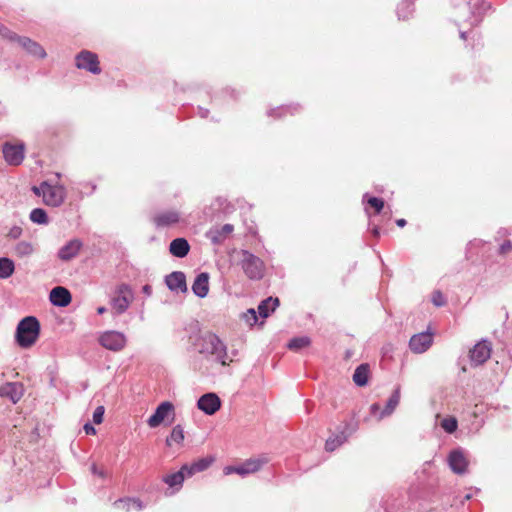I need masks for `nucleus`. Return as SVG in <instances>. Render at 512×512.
<instances>
[{
  "label": "nucleus",
  "mask_w": 512,
  "mask_h": 512,
  "mask_svg": "<svg viewBox=\"0 0 512 512\" xmlns=\"http://www.w3.org/2000/svg\"><path fill=\"white\" fill-rule=\"evenodd\" d=\"M347 437L348 436L345 434L344 431L340 432L339 434L333 437H329L326 440L325 449L329 452L334 451L337 447L342 445L347 440Z\"/></svg>",
  "instance_id": "2f4dec72"
},
{
  "label": "nucleus",
  "mask_w": 512,
  "mask_h": 512,
  "mask_svg": "<svg viewBox=\"0 0 512 512\" xmlns=\"http://www.w3.org/2000/svg\"><path fill=\"white\" fill-rule=\"evenodd\" d=\"M47 185H48L47 182H43L38 187L34 186L32 188V191L34 192L35 195L43 197L44 196V191L46 190Z\"/></svg>",
  "instance_id": "a18cd8bd"
},
{
  "label": "nucleus",
  "mask_w": 512,
  "mask_h": 512,
  "mask_svg": "<svg viewBox=\"0 0 512 512\" xmlns=\"http://www.w3.org/2000/svg\"><path fill=\"white\" fill-rule=\"evenodd\" d=\"M184 440V429L181 425L173 427L170 435L166 439V444L172 446L174 443L181 444Z\"/></svg>",
  "instance_id": "473e14b6"
},
{
  "label": "nucleus",
  "mask_w": 512,
  "mask_h": 512,
  "mask_svg": "<svg viewBox=\"0 0 512 512\" xmlns=\"http://www.w3.org/2000/svg\"><path fill=\"white\" fill-rule=\"evenodd\" d=\"M234 227L232 224H225L219 228H212L207 232V237L215 245L222 244L228 236L233 232Z\"/></svg>",
  "instance_id": "4be33fe9"
},
{
  "label": "nucleus",
  "mask_w": 512,
  "mask_h": 512,
  "mask_svg": "<svg viewBox=\"0 0 512 512\" xmlns=\"http://www.w3.org/2000/svg\"><path fill=\"white\" fill-rule=\"evenodd\" d=\"M431 301L436 307H442L446 304V298L439 290H436L432 293Z\"/></svg>",
  "instance_id": "37998d69"
},
{
  "label": "nucleus",
  "mask_w": 512,
  "mask_h": 512,
  "mask_svg": "<svg viewBox=\"0 0 512 512\" xmlns=\"http://www.w3.org/2000/svg\"><path fill=\"white\" fill-rule=\"evenodd\" d=\"M188 464H185L181 469L175 473L166 475L163 477V482L166 483L173 491L170 494H174L179 491L183 485V482L187 476Z\"/></svg>",
  "instance_id": "a211bd4d"
},
{
  "label": "nucleus",
  "mask_w": 512,
  "mask_h": 512,
  "mask_svg": "<svg viewBox=\"0 0 512 512\" xmlns=\"http://www.w3.org/2000/svg\"><path fill=\"white\" fill-rule=\"evenodd\" d=\"M369 365L361 364L359 365L353 374V381L357 386L363 387L367 385L369 378Z\"/></svg>",
  "instance_id": "c85d7f7f"
},
{
  "label": "nucleus",
  "mask_w": 512,
  "mask_h": 512,
  "mask_svg": "<svg viewBox=\"0 0 512 512\" xmlns=\"http://www.w3.org/2000/svg\"><path fill=\"white\" fill-rule=\"evenodd\" d=\"M0 35L10 41H17L19 37L15 32L11 31L8 27L0 22Z\"/></svg>",
  "instance_id": "79ce46f5"
},
{
  "label": "nucleus",
  "mask_w": 512,
  "mask_h": 512,
  "mask_svg": "<svg viewBox=\"0 0 512 512\" xmlns=\"http://www.w3.org/2000/svg\"><path fill=\"white\" fill-rule=\"evenodd\" d=\"M133 298L134 295L131 287L126 283H122L117 286L115 295L111 298L110 304L115 313L121 315L127 311Z\"/></svg>",
  "instance_id": "20e7f679"
},
{
  "label": "nucleus",
  "mask_w": 512,
  "mask_h": 512,
  "mask_svg": "<svg viewBox=\"0 0 512 512\" xmlns=\"http://www.w3.org/2000/svg\"><path fill=\"white\" fill-rule=\"evenodd\" d=\"M310 342V338L307 336L295 337L289 341L287 346L290 350L298 351L302 348L309 346Z\"/></svg>",
  "instance_id": "e433bc0d"
},
{
  "label": "nucleus",
  "mask_w": 512,
  "mask_h": 512,
  "mask_svg": "<svg viewBox=\"0 0 512 512\" xmlns=\"http://www.w3.org/2000/svg\"><path fill=\"white\" fill-rule=\"evenodd\" d=\"M362 202L368 204L371 208L375 210V213L377 214H379L384 208L383 199L374 196H369L368 193H365L363 195Z\"/></svg>",
  "instance_id": "c9c22d12"
},
{
  "label": "nucleus",
  "mask_w": 512,
  "mask_h": 512,
  "mask_svg": "<svg viewBox=\"0 0 512 512\" xmlns=\"http://www.w3.org/2000/svg\"><path fill=\"white\" fill-rule=\"evenodd\" d=\"M165 284L168 289L174 293H186L188 288L186 276L182 271H174L165 277Z\"/></svg>",
  "instance_id": "2eb2a0df"
},
{
  "label": "nucleus",
  "mask_w": 512,
  "mask_h": 512,
  "mask_svg": "<svg viewBox=\"0 0 512 512\" xmlns=\"http://www.w3.org/2000/svg\"><path fill=\"white\" fill-rule=\"evenodd\" d=\"M170 414H174V405L169 401H164L157 406L155 412L148 418L147 424L151 428H156Z\"/></svg>",
  "instance_id": "9d476101"
},
{
  "label": "nucleus",
  "mask_w": 512,
  "mask_h": 512,
  "mask_svg": "<svg viewBox=\"0 0 512 512\" xmlns=\"http://www.w3.org/2000/svg\"><path fill=\"white\" fill-rule=\"evenodd\" d=\"M382 410L380 409V405L378 403H373L371 406H370V414L372 416H375L378 418L380 412Z\"/></svg>",
  "instance_id": "de8ad7c7"
},
{
  "label": "nucleus",
  "mask_w": 512,
  "mask_h": 512,
  "mask_svg": "<svg viewBox=\"0 0 512 512\" xmlns=\"http://www.w3.org/2000/svg\"><path fill=\"white\" fill-rule=\"evenodd\" d=\"M242 318L249 326H253L258 320L256 311L253 308H250L245 313H243Z\"/></svg>",
  "instance_id": "a19ab883"
},
{
  "label": "nucleus",
  "mask_w": 512,
  "mask_h": 512,
  "mask_svg": "<svg viewBox=\"0 0 512 512\" xmlns=\"http://www.w3.org/2000/svg\"><path fill=\"white\" fill-rule=\"evenodd\" d=\"M114 506L118 509H123L126 512H129L132 506H134L138 511L143 509L142 502L135 498L119 499L114 502Z\"/></svg>",
  "instance_id": "c756f323"
},
{
  "label": "nucleus",
  "mask_w": 512,
  "mask_h": 512,
  "mask_svg": "<svg viewBox=\"0 0 512 512\" xmlns=\"http://www.w3.org/2000/svg\"><path fill=\"white\" fill-rule=\"evenodd\" d=\"M14 252L19 257H25L30 255L33 252V247L31 243L26 241H21L16 244L14 248Z\"/></svg>",
  "instance_id": "58836bf2"
},
{
  "label": "nucleus",
  "mask_w": 512,
  "mask_h": 512,
  "mask_svg": "<svg viewBox=\"0 0 512 512\" xmlns=\"http://www.w3.org/2000/svg\"><path fill=\"white\" fill-rule=\"evenodd\" d=\"M299 110L298 105L281 106L268 111V116L281 117L283 113L295 114Z\"/></svg>",
  "instance_id": "4c0bfd02"
},
{
  "label": "nucleus",
  "mask_w": 512,
  "mask_h": 512,
  "mask_svg": "<svg viewBox=\"0 0 512 512\" xmlns=\"http://www.w3.org/2000/svg\"><path fill=\"white\" fill-rule=\"evenodd\" d=\"M82 247V242L78 239L70 240L58 252V257L63 261H69L76 257Z\"/></svg>",
  "instance_id": "5701e85b"
},
{
  "label": "nucleus",
  "mask_w": 512,
  "mask_h": 512,
  "mask_svg": "<svg viewBox=\"0 0 512 512\" xmlns=\"http://www.w3.org/2000/svg\"><path fill=\"white\" fill-rule=\"evenodd\" d=\"M21 232H22L21 228H19V227H13V228L10 230L9 235H10L11 237H13V238H17V237H19V236L21 235Z\"/></svg>",
  "instance_id": "8fccbe9b"
},
{
  "label": "nucleus",
  "mask_w": 512,
  "mask_h": 512,
  "mask_svg": "<svg viewBox=\"0 0 512 512\" xmlns=\"http://www.w3.org/2000/svg\"><path fill=\"white\" fill-rule=\"evenodd\" d=\"M142 292L149 297L152 294V287L149 284H146L142 287Z\"/></svg>",
  "instance_id": "603ef678"
},
{
  "label": "nucleus",
  "mask_w": 512,
  "mask_h": 512,
  "mask_svg": "<svg viewBox=\"0 0 512 512\" xmlns=\"http://www.w3.org/2000/svg\"><path fill=\"white\" fill-rule=\"evenodd\" d=\"M441 427L449 434L457 430L458 422L454 417H447L441 421Z\"/></svg>",
  "instance_id": "ea45409f"
},
{
  "label": "nucleus",
  "mask_w": 512,
  "mask_h": 512,
  "mask_svg": "<svg viewBox=\"0 0 512 512\" xmlns=\"http://www.w3.org/2000/svg\"><path fill=\"white\" fill-rule=\"evenodd\" d=\"M396 224L399 226V227H404L406 225V220L405 219H398L396 221Z\"/></svg>",
  "instance_id": "4d7b16f0"
},
{
  "label": "nucleus",
  "mask_w": 512,
  "mask_h": 512,
  "mask_svg": "<svg viewBox=\"0 0 512 512\" xmlns=\"http://www.w3.org/2000/svg\"><path fill=\"white\" fill-rule=\"evenodd\" d=\"M491 355V345L488 341L482 340L474 345L470 351V360L475 366L485 363Z\"/></svg>",
  "instance_id": "f8f14e48"
},
{
  "label": "nucleus",
  "mask_w": 512,
  "mask_h": 512,
  "mask_svg": "<svg viewBox=\"0 0 512 512\" xmlns=\"http://www.w3.org/2000/svg\"><path fill=\"white\" fill-rule=\"evenodd\" d=\"M279 305V299L268 297L262 300L258 305V313L262 318H267Z\"/></svg>",
  "instance_id": "bb28decb"
},
{
  "label": "nucleus",
  "mask_w": 512,
  "mask_h": 512,
  "mask_svg": "<svg viewBox=\"0 0 512 512\" xmlns=\"http://www.w3.org/2000/svg\"><path fill=\"white\" fill-rule=\"evenodd\" d=\"M451 470L456 474H464L467 471L468 460L460 449L452 450L448 456Z\"/></svg>",
  "instance_id": "dca6fc26"
},
{
  "label": "nucleus",
  "mask_w": 512,
  "mask_h": 512,
  "mask_svg": "<svg viewBox=\"0 0 512 512\" xmlns=\"http://www.w3.org/2000/svg\"><path fill=\"white\" fill-rule=\"evenodd\" d=\"M40 335V323L34 316L24 317L17 325L15 340L24 349L35 344Z\"/></svg>",
  "instance_id": "f03ea898"
},
{
  "label": "nucleus",
  "mask_w": 512,
  "mask_h": 512,
  "mask_svg": "<svg viewBox=\"0 0 512 512\" xmlns=\"http://www.w3.org/2000/svg\"><path fill=\"white\" fill-rule=\"evenodd\" d=\"M208 114H209V110L208 109L203 108V107H198V115L201 118H207Z\"/></svg>",
  "instance_id": "3c124183"
},
{
  "label": "nucleus",
  "mask_w": 512,
  "mask_h": 512,
  "mask_svg": "<svg viewBox=\"0 0 512 512\" xmlns=\"http://www.w3.org/2000/svg\"><path fill=\"white\" fill-rule=\"evenodd\" d=\"M216 202L219 204V206L221 207L223 205L224 202H226V200L222 199V198H218L216 200Z\"/></svg>",
  "instance_id": "bf43d9fd"
},
{
  "label": "nucleus",
  "mask_w": 512,
  "mask_h": 512,
  "mask_svg": "<svg viewBox=\"0 0 512 512\" xmlns=\"http://www.w3.org/2000/svg\"><path fill=\"white\" fill-rule=\"evenodd\" d=\"M84 430H85L86 434H88V435H94V434H96V429H95V427H94L93 425H91L90 423H86V424L84 425Z\"/></svg>",
  "instance_id": "09e8293b"
},
{
  "label": "nucleus",
  "mask_w": 512,
  "mask_h": 512,
  "mask_svg": "<svg viewBox=\"0 0 512 512\" xmlns=\"http://www.w3.org/2000/svg\"><path fill=\"white\" fill-rule=\"evenodd\" d=\"M30 220L35 224L47 225L49 218L46 211L42 208H35L30 212Z\"/></svg>",
  "instance_id": "f704fd0d"
},
{
  "label": "nucleus",
  "mask_w": 512,
  "mask_h": 512,
  "mask_svg": "<svg viewBox=\"0 0 512 512\" xmlns=\"http://www.w3.org/2000/svg\"><path fill=\"white\" fill-rule=\"evenodd\" d=\"M126 336L119 331L110 330L103 332L99 337V343L106 349L118 352L126 345Z\"/></svg>",
  "instance_id": "423d86ee"
},
{
  "label": "nucleus",
  "mask_w": 512,
  "mask_h": 512,
  "mask_svg": "<svg viewBox=\"0 0 512 512\" xmlns=\"http://www.w3.org/2000/svg\"><path fill=\"white\" fill-rule=\"evenodd\" d=\"M65 199V190L61 186L47 185L44 191L43 201L46 205L52 207L60 206Z\"/></svg>",
  "instance_id": "4468645a"
},
{
  "label": "nucleus",
  "mask_w": 512,
  "mask_h": 512,
  "mask_svg": "<svg viewBox=\"0 0 512 512\" xmlns=\"http://www.w3.org/2000/svg\"><path fill=\"white\" fill-rule=\"evenodd\" d=\"M374 237L378 238L380 236V230L377 226L373 227L371 230Z\"/></svg>",
  "instance_id": "5fc2aeb1"
},
{
  "label": "nucleus",
  "mask_w": 512,
  "mask_h": 512,
  "mask_svg": "<svg viewBox=\"0 0 512 512\" xmlns=\"http://www.w3.org/2000/svg\"><path fill=\"white\" fill-rule=\"evenodd\" d=\"M50 302L57 307H66L72 300L69 290L62 286H56L50 291Z\"/></svg>",
  "instance_id": "f3484780"
},
{
  "label": "nucleus",
  "mask_w": 512,
  "mask_h": 512,
  "mask_svg": "<svg viewBox=\"0 0 512 512\" xmlns=\"http://www.w3.org/2000/svg\"><path fill=\"white\" fill-rule=\"evenodd\" d=\"M191 344L194 349L204 356H214L215 360L221 365L226 366L232 362L228 360L227 347L221 339L214 333L207 332L190 336Z\"/></svg>",
  "instance_id": "f257e3e1"
},
{
  "label": "nucleus",
  "mask_w": 512,
  "mask_h": 512,
  "mask_svg": "<svg viewBox=\"0 0 512 512\" xmlns=\"http://www.w3.org/2000/svg\"><path fill=\"white\" fill-rule=\"evenodd\" d=\"M197 407L207 415H214L221 407V400L213 392L206 393L198 399Z\"/></svg>",
  "instance_id": "1a4fd4ad"
},
{
  "label": "nucleus",
  "mask_w": 512,
  "mask_h": 512,
  "mask_svg": "<svg viewBox=\"0 0 512 512\" xmlns=\"http://www.w3.org/2000/svg\"><path fill=\"white\" fill-rule=\"evenodd\" d=\"M91 470H92V473H93V474H97V475H99V476H101V477H103V476H104V474H103V472H102V471H98V469H97V466H96V465H92Z\"/></svg>",
  "instance_id": "864d4df0"
},
{
  "label": "nucleus",
  "mask_w": 512,
  "mask_h": 512,
  "mask_svg": "<svg viewBox=\"0 0 512 512\" xmlns=\"http://www.w3.org/2000/svg\"><path fill=\"white\" fill-rule=\"evenodd\" d=\"M400 402V387H396L389 399L387 400L385 408L380 412L378 421L385 417L390 416Z\"/></svg>",
  "instance_id": "a878e982"
},
{
  "label": "nucleus",
  "mask_w": 512,
  "mask_h": 512,
  "mask_svg": "<svg viewBox=\"0 0 512 512\" xmlns=\"http://www.w3.org/2000/svg\"><path fill=\"white\" fill-rule=\"evenodd\" d=\"M14 270L15 265L11 259L7 257L0 258V279H7L14 273Z\"/></svg>",
  "instance_id": "7c9ffc66"
},
{
  "label": "nucleus",
  "mask_w": 512,
  "mask_h": 512,
  "mask_svg": "<svg viewBox=\"0 0 512 512\" xmlns=\"http://www.w3.org/2000/svg\"><path fill=\"white\" fill-rule=\"evenodd\" d=\"M3 155L6 162L10 165H19L24 159L23 147L5 144L3 147Z\"/></svg>",
  "instance_id": "aec40b11"
},
{
  "label": "nucleus",
  "mask_w": 512,
  "mask_h": 512,
  "mask_svg": "<svg viewBox=\"0 0 512 512\" xmlns=\"http://www.w3.org/2000/svg\"><path fill=\"white\" fill-rule=\"evenodd\" d=\"M511 249H512V244H511V242H510V241H504V242L501 244L500 248H499V252H500L501 254H505V253L509 252Z\"/></svg>",
  "instance_id": "49530a36"
},
{
  "label": "nucleus",
  "mask_w": 512,
  "mask_h": 512,
  "mask_svg": "<svg viewBox=\"0 0 512 512\" xmlns=\"http://www.w3.org/2000/svg\"><path fill=\"white\" fill-rule=\"evenodd\" d=\"M267 461V458L248 459L240 465L226 466L223 472L225 475L236 473L241 476H246L258 471Z\"/></svg>",
  "instance_id": "6e6552de"
},
{
  "label": "nucleus",
  "mask_w": 512,
  "mask_h": 512,
  "mask_svg": "<svg viewBox=\"0 0 512 512\" xmlns=\"http://www.w3.org/2000/svg\"><path fill=\"white\" fill-rule=\"evenodd\" d=\"M190 251V244L187 239L179 237L171 241L169 252L177 258H184Z\"/></svg>",
  "instance_id": "393cba45"
},
{
  "label": "nucleus",
  "mask_w": 512,
  "mask_h": 512,
  "mask_svg": "<svg viewBox=\"0 0 512 512\" xmlns=\"http://www.w3.org/2000/svg\"><path fill=\"white\" fill-rule=\"evenodd\" d=\"M0 396L17 403L23 396V387L16 382H9L0 386Z\"/></svg>",
  "instance_id": "412c9836"
},
{
  "label": "nucleus",
  "mask_w": 512,
  "mask_h": 512,
  "mask_svg": "<svg viewBox=\"0 0 512 512\" xmlns=\"http://www.w3.org/2000/svg\"><path fill=\"white\" fill-rule=\"evenodd\" d=\"M433 343V335L430 332H421L413 335L409 341V348L414 353L427 351Z\"/></svg>",
  "instance_id": "9b49d317"
},
{
  "label": "nucleus",
  "mask_w": 512,
  "mask_h": 512,
  "mask_svg": "<svg viewBox=\"0 0 512 512\" xmlns=\"http://www.w3.org/2000/svg\"><path fill=\"white\" fill-rule=\"evenodd\" d=\"M473 32H467V31H460V38L463 39V40H466L468 38V36L470 34H472Z\"/></svg>",
  "instance_id": "6e6d98bb"
},
{
  "label": "nucleus",
  "mask_w": 512,
  "mask_h": 512,
  "mask_svg": "<svg viewBox=\"0 0 512 512\" xmlns=\"http://www.w3.org/2000/svg\"><path fill=\"white\" fill-rule=\"evenodd\" d=\"M105 409L103 406H98L93 412V422L95 424H101L103 421Z\"/></svg>",
  "instance_id": "c03bdc74"
},
{
  "label": "nucleus",
  "mask_w": 512,
  "mask_h": 512,
  "mask_svg": "<svg viewBox=\"0 0 512 512\" xmlns=\"http://www.w3.org/2000/svg\"><path fill=\"white\" fill-rule=\"evenodd\" d=\"M107 311V309L104 306H100L97 308L98 314H104Z\"/></svg>",
  "instance_id": "13d9d810"
},
{
  "label": "nucleus",
  "mask_w": 512,
  "mask_h": 512,
  "mask_svg": "<svg viewBox=\"0 0 512 512\" xmlns=\"http://www.w3.org/2000/svg\"><path fill=\"white\" fill-rule=\"evenodd\" d=\"M16 42H18L19 45L32 56L43 59L47 55L44 48L39 43L28 37L19 36Z\"/></svg>",
  "instance_id": "6ab92c4d"
},
{
  "label": "nucleus",
  "mask_w": 512,
  "mask_h": 512,
  "mask_svg": "<svg viewBox=\"0 0 512 512\" xmlns=\"http://www.w3.org/2000/svg\"><path fill=\"white\" fill-rule=\"evenodd\" d=\"M239 265L250 280H261L265 274V264L261 258L248 250L240 251Z\"/></svg>",
  "instance_id": "7ed1b4c3"
},
{
  "label": "nucleus",
  "mask_w": 512,
  "mask_h": 512,
  "mask_svg": "<svg viewBox=\"0 0 512 512\" xmlns=\"http://www.w3.org/2000/svg\"><path fill=\"white\" fill-rule=\"evenodd\" d=\"M212 462H213V458H210V457L198 459L197 461L188 465V468L186 470L187 476L191 477L195 473L205 471L206 469H208L210 467Z\"/></svg>",
  "instance_id": "cd10ccee"
},
{
  "label": "nucleus",
  "mask_w": 512,
  "mask_h": 512,
  "mask_svg": "<svg viewBox=\"0 0 512 512\" xmlns=\"http://www.w3.org/2000/svg\"><path fill=\"white\" fill-rule=\"evenodd\" d=\"M413 3L409 0H402L397 6V16L399 19H408L413 13Z\"/></svg>",
  "instance_id": "72a5a7b5"
},
{
  "label": "nucleus",
  "mask_w": 512,
  "mask_h": 512,
  "mask_svg": "<svg viewBox=\"0 0 512 512\" xmlns=\"http://www.w3.org/2000/svg\"><path fill=\"white\" fill-rule=\"evenodd\" d=\"M465 12L462 13V17L465 18L471 26L478 25L483 18V15L487 8L484 0H463Z\"/></svg>",
  "instance_id": "39448f33"
},
{
  "label": "nucleus",
  "mask_w": 512,
  "mask_h": 512,
  "mask_svg": "<svg viewBox=\"0 0 512 512\" xmlns=\"http://www.w3.org/2000/svg\"><path fill=\"white\" fill-rule=\"evenodd\" d=\"M192 291L200 298L207 296L209 292V274L207 272H201L196 276L192 284Z\"/></svg>",
  "instance_id": "b1692460"
},
{
  "label": "nucleus",
  "mask_w": 512,
  "mask_h": 512,
  "mask_svg": "<svg viewBox=\"0 0 512 512\" xmlns=\"http://www.w3.org/2000/svg\"><path fill=\"white\" fill-rule=\"evenodd\" d=\"M75 62L78 69L86 70L92 74L101 73L98 56L91 51L82 50L79 52L75 57Z\"/></svg>",
  "instance_id": "0eeeda50"
},
{
  "label": "nucleus",
  "mask_w": 512,
  "mask_h": 512,
  "mask_svg": "<svg viewBox=\"0 0 512 512\" xmlns=\"http://www.w3.org/2000/svg\"><path fill=\"white\" fill-rule=\"evenodd\" d=\"M180 213L177 210H166L155 214L152 218L156 228H166L180 221Z\"/></svg>",
  "instance_id": "ddd939ff"
}]
</instances>
